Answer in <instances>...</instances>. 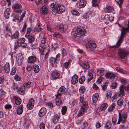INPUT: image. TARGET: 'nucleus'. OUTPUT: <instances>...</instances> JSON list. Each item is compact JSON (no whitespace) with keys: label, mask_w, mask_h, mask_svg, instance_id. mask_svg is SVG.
<instances>
[{"label":"nucleus","mask_w":129,"mask_h":129,"mask_svg":"<svg viewBox=\"0 0 129 129\" xmlns=\"http://www.w3.org/2000/svg\"><path fill=\"white\" fill-rule=\"evenodd\" d=\"M5 80L4 77H0V84H3L4 83Z\"/></svg>","instance_id":"0e129e2a"},{"label":"nucleus","mask_w":129,"mask_h":129,"mask_svg":"<svg viewBox=\"0 0 129 129\" xmlns=\"http://www.w3.org/2000/svg\"><path fill=\"white\" fill-rule=\"evenodd\" d=\"M116 106L114 103H113L108 109L109 112H112Z\"/></svg>","instance_id":"72a5a7b5"},{"label":"nucleus","mask_w":129,"mask_h":129,"mask_svg":"<svg viewBox=\"0 0 129 129\" xmlns=\"http://www.w3.org/2000/svg\"><path fill=\"white\" fill-rule=\"evenodd\" d=\"M86 3L85 1L84 0H80L78 1L76 3V7L79 8H84L86 5Z\"/></svg>","instance_id":"1a4fd4ad"},{"label":"nucleus","mask_w":129,"mask_h":129,"mask_svg":"<svg viewBox=\"0 0 129 129\" xmlns=\"http://www.w3.org/2000/svg\"><path fill=\"white\" fill-rule=\"evenodd\" d=\"M70 64V60H69L68 62L64 63L63 65L64 67L66 69H68Z\"/></svg>","instance_id":"864d4df0"},{"label":"nucleus","mask_w":129,"mask_h":129,"mask_svg":"<svg viewBox=\"0 0 129 129\" xmlns=\"http://www.w3.org/2000/svg\"><path fill=\"white\" fill-rule=\"evenodd\" d=\"M11 13V9L9 8H8L5 10L4 14L5 18L7 19L8 18Z\"/></svg>","instance_id":"f3484780"},{"label":"nucleus","mask_w":129,"mask_h":129,"mask_svg":"<svg viewBox=\"0 0 129 129\" xmlns=\"http://www.w3.org/2000/svg\"><path fill=\"white\" fill-rule=\"evenodd\" d=\"M60 75V74L56 71L53 72L51 74V76L53 79H56L58 78Z\"/></svg>","instance_id":"a211bd4d"},{"label":"nucleus","mask_w":129,"mask_h":129,"mask_svg":"<svg viewBox=\"0 0 129 129\" xmlns=\"http://www.w3.org/2000/svg\"><path fill=\"white\" fill-rule=\"evenodd\" d=\"M82 125L83 128H86V127L88 126V124L87 122L85 121L83 122Z\"/></svg>","instance_id":"680f3d73"},{"label":"nucleus","mask_w":129,"mask_h":129,"mask_svg":"<svg viewBox=\"0 0 129 129\" xmlns=\"http://www.w3.org/2000/svg\"><path fill=\"white\" fill-rule=\"evenodd\" d=\"M19 35V33L18 31H16L14 34L11 35V37L12 39H16Z\"/></svg>","instance_id":"f704fd0d"},{"label":"nucleus","mask_w":129,"mask_h":129,"mask_svg":"<svg viewBox=\"0 0 129 129\" xmlns=\"http://www.w3.org/2000/svg\"><path fill=\"white\" fill-rule=\"evenodd\" d=\"M43 36L41 39V43L42 44H45L47 38L46 36L43 34Z\"/></svg>","instance_id":"49530a36"},{"label":"nucleus","mask_w":129,"mask_h":129,"mask_svg":"<svg viewBox=\"0 0 129 129\" xmlns=\"http://www.w3.org/2000/svg\"><path fill=\"white\" fill-rule=\"evenodd\" d=\"M119 93L118 94V96H123L125 95L124 90H126V86L122 84L119 87Z\"/></svg>","instance_id":"9d476101"},{"label":"nucleus","mask_w":129,"mask_h":129,"mask_svg":"<svg viewBox=\"0 0 129 129\" xmlns=\"http://www.w3.org/2000/svg\"><path fill=\"white\" fill-rule=\"evenodd\" d=\"M16 68L15 67H13L12 68V70L11 73V75H14L16 73Z\"/></svg>","instance_id":"5fc2aeb1"},{"label":"nucleus","mask_w":129,"mask_h":129,"mask_svg":"<svg viewBox=\"0 0 129 129\" xmlns=\"http://www.w3.org/2000/svg\"><path fill=\"white\" fill-rule=\"evenodd\" d=\"M113 10V6L110 5H108L104 9L105 11L107 13L112 12Z\"/></svg>","instance_id":"393cba45"},{"label":"nucleus","mask_w":129,"mask_h":129,"mask_svg":"<svg viewBox=\"0 0 129 129\" xmlns=\"http://www.w3.org/2000/svg\"><path fill=\"white\" fill-rule=\"evenodd\" d=\"M34 72L36 73H38L40 71V69L38 66L35 64L34 66Z\"/></svg>","instance_id":"c9c22d12"},{"label":"nucleus","mask_w":129,"mask_h":129,"mask_svg":"<svg viewBox=\"0 0 129 129\" xmlns=\"http://www.w3.org/2000/svg\"><path fill=\"white\" fill-rule=\"evenodd\" d=\"M60 116L59 114H55L53 117V121L54 123H56L59 121Z\"/></svg>","instance_id":"2eb2a0df"},{"label":"nucleus","mask_w":129,"mask_h":129,"mask_svg":"<svg viewBox=\"0 0 129 129\" xmlns=\"http://www.w3.org/2000/svg\"><path fill=\"white\" fill-rule=\"evenodd\" d=\"M25 88L24 86H22L20 88H18L17 90V92L21 95H23L25 94Z\"/></svg>","instance_id":"f8f14e48"},{"label":"nucleus","mask_w":129,"mask_h":129,"mask_svg":"<svg viewBox=\"0 0 129 129\" xmlns=\"http://www.w3.org/2000/svg\"><path fill=\"white\" fill-rule=\"evenodd\" d=\"M33 85V84L32 82H27L24 83V85L23 86H24L25 87L26 86L27 87L29 88L31 86H32Z\"/></svg>","instance_id":"4c0bfd02"},{"label":"nucleus","mask_w":129,"mask_h":129,"mask_svg":"<svg viewBox=\"0 0 129 129\" xmlns=\"http://www.w3.org/2000/svg\"><path fill=\"white\" fill-rule=\"evenodd\" d=\"M13 98L15 101V103L17 105H20L21 103V100L19 97L16 96H14Z\"/></svg>","instance_id":"b1692460"},{"label":"nucleus","mask_w":129,"mask_h":129,"mask_svg":"<svg viewBox=\"0 0 129 129\" xmlns=\"http://www.w3.org/2000/svg\"><path fill=\"white\" fill-rule=\"evenodd\" d=\"M87 110H85V109L83 107H81L79 111V113L78 114V116H82L83 115L84 113L87 111Z\"/></svg>","instance_id":"c756f323"},{"label":"nucleus","mask_w":129,"mask_h":129,"mask_svg":"<svg viewBox=\"0 0 129 129\" xmlns=\"http://www.w3.org/2000/svg\"><path fill=\"white\" fill-rule=\"evenodd\" d=\"M53 36L55 37L56 38H61L62 35L59 33L57 32H55L53 35Z\"/></svg>","instance_id":"8fccbe9b"},{"label":"nucleus","mask_w":129,"mask_h":129,"mask_svg":"<svg viewBox=\"0 0 129 129\" xmlns=\"http://www.w3.org/2000/svg\"><path fill=\"white\" fill-rule=\"evenodd\" d=\"M40 12L42 14H47L48 12L47 8L44 5L41 7Z\"/></svg>","instance_id":"dca6fc26"},{"label":"nucleus","mask_w":129,"mask_h":129,"mask_svg":"<svg viewBox=\"0 0 129 129\" xmlns=\"http://www.w3.org/2000/svg\"><path fill=\"white\" fill-rule=\"evenodd\" d=\"M61 96L56 95V104L57 106H60L61 104Z\"/></svg>","instance_id":"412c9836"},{"label":"nucleus","mask_w":129,"mask_h":129,"mask_svg":"<svg viewBox=\"0 0 129 129\" xmlns=\"http://www.w3.org/2000/svg\"><path fill=\"white\" fill-rule=\"evenodd\" d=\"M25 39L24 38H21L18 39L17 42V45H20L23 47H26L27 46L26 43L25 42Z\"/></svg>","instance_id":"6e6552de"},{"label":"nucleus","mask_w":129,"mask_h":129,"mask_svg":"<svg viewBox=\"0 0 129 129\" xmlns=\"http://www.w3.org/2000/svg\"><path fill=\"white\" fill-rule=\"evenodd\" d=\"M86 30L85 28L83 27L80 28L77 27L76 28L73 29L72 31V34L73 35L74 37H80L82 36L83 35L86 33Z\"/></svg>","instance_id":"7ed1b4c3"},{"label":"nucleus","mask_w":129,"mask_h":129,"mask_svg":"<svg viewBox=\"0 0 129 129\" xmlns=\"http://www.w3.org/2000/svg\"><path fill=\"white\" fill-rule=\"evenodd\" d=\"M80 64L83 68L85 69H88L90 67L87 61H84L83 63L81 64L80 63Z\"/></svg>","instance_id":"4be33fe9"},{"label":"nucleus","mask_w":129,"mask_h":129,"mask_svg":"<svg viewBox=\"0 0 129 129\" xmlns=\"http://www.w3.org/2000/svg\"><path fill=\"white\" fill-rule=\"evenodd\" d=\"M67 108L66 106H63L61 109V113L62 115H64L66 113L67 111Z\"/></svg>","instance_id":"c03bdc74"},{"label":"nucleus","mask_w":129,"mask_h":129,"mask_svg":"<svg viewBox=\"0 0 129 129\" xmlns=\"http://www.w3.org/2000/svg\"><path fill=\"white\" fill-rule=\"evenodd\" d=\"M108 105L107 103L102 104L100 107V109L101 111L105 110L107 108Z\"/></svg>","instance_id":"ea45409f"},{"label":"nucleus","mask_w":129,"mask_h":129,"mask_svg":"<svg viewBox=\"0 0 129 129\" xmlns=\"http://www.w3.org/2000/svg\"><path fill=\"white\" fill-rule=\"evenodd\" d=\"M50 7L51 8L52 13L54 15L57 13L60 14L62 13L65 10V7L62 5L52 3L51 4Z\"/></svg>","instance_id":"f03ea898"},{"label":"nucleus","mask_w":129,"mask_h":129,"mask_svg":"<svg viewBox=\"0 0 129 129\" xmlns=\"http://www.w3.org/2000/svg\"><path fill=\"white\" fill-rule=\"evenodd\" d=\"M78 76L75 75L72 77L71 83L72 84H75L78 82Z\"/></svg>","instance_id":"aec40b11"},{"label":"nucleus","mask_w":129,"mask_h":129,"mask_svg":"<svg viewBox=\"0 0 129 129\" xmlns=\"http://www.w3.org/2000/svg\"><path fill=\"white\" fill-rule=\"evenodd\" d=\"M50 62L52 65L54 64L55 63H58L57 61H56V60L55 59V58L52 57L50 58Z\"/></svg>","instance_id":"a18cd8bd"},{"label":"nucleus","mask_w":129,"mask_h":129,"mask_svg":"<svg viewBox=\"0 0 129 129\" xmlns=\"http://www.w3.org/2000/svg\"><path fill=\"white\" fill-rule=\"evenodd\" d=\"M104 69L102 68H98L97 70V75L98 76H103L104 75Z\"/></svg>","instance_id":"5701e85b"},{"label":"nucleus","mask_w":129,"mask_h":129,"mask_svg":"<svg viewBox=\"0 0 129 129\" xmlns=\"http://www.w3.org/2000/svg\"><path fill=\"white\" fill-rule=\"evenodd\" d=\"M66 88L64 86H61L57 91L56 95L61 96L64 93H65V91L66 90Z\"/></svg>","instance_id":"ddd939ff"},{"label":"nucleus","mask_w":129,"mask_h":129,"mask_svg":"<svg viewBox=\"0 0 129 129\" xmlns=\"http://www.w3.org/2000/svg\"><path fill=\"white\" fill-rule=\"evenodd\" d=\"M85 80V78L84 76H82L80 77L78 80L79 83L81 84H82L84 83Z\"/></svg>","instance_id":"58836bf2"},{"label":"nucleus","mask_w":129,"mask_h":129,"mask_svg":"<svg viewBox=\"0 0 129 129\" xmlns=\"http://www.w3.org/2000/svg\"><path fill=\"white\" fill-rule=\"evenodd\" d=\"M105 76L109 79H113L116 77L115 75L111 73H107L105 75Z\"/></svg>","instance_id":"bb28decb"},{"label":"nucleus","mask_w":129,"mask_h":129,"mask_svg":"<svg viewBox=\"0 0 129 129\" xmlns=\"http://www.w3.org/2000/svg\"><path fill=\"white\" fill-rule=\"evenodd\" d=\"M35 102L34 99L33 98H31L29 100L28 103L34 106Z\"/></svg>","instance_id":"13d9d810"},{"label":"nucleus","mask_w":129,"mask_h":129,"mask_svg":"<svg viewBox=\"0 0 129 129\" xmlns=\"http://www.w3.org/2000/svg\"><path fill=\"white\" fill-rule=\"evenodd\" d=\"M118 121L116 124H119L121 122L122 123H125L126 121L127 115L125 113L121 114L120 112L119 113Z\"/></svg>","instance_id":"39448f33"},{"label":"nucleus","mask_w":129,"mask_h":129,"mask_svg":"<svg viewBox=\"0 0 129 129\" xmlns=\"http://www.w3.org/2000/svg\"><path fill=\"white\" fill-rule=\"evenodd\" d=\"M82 18L84 21L86 22L88 21L89 19V16L88 14L85 13L82 16Z\"/></svg>","instance_id":"473e14b6"},{"label":"nucleus","mask_w":129,"mask_h":129,"mask_svg":"<svg viewBox=\"0 0 129 129\" xmlns=\"http://www.w3.org/2000/svg\"><path fill=\"white\" fill-rule=\"evenodd\" d=\"M80 92L81 93L83 94L85 91V87L84 86H82L80 87L79 90Z\"/></svg>","instance_id":"603ef678"},{"label":"nucleus","mask_w":129,"mask_h":129,"mask_svg":"<svg viewBox=\"0 0 129 129\" xmlns=\"http://www.w3.org/2000/svg\"><path fill=\"white\" fill-rule=\"evenodd\" d=\"M123 101L122 99L119 100L117 102V105L120 106H121L123 104Z\"/></svg>","instance_id":"3c124183"},{"label":"nucleus","mask_w":129,"mask_h":129,"mask_svg":"<svg viewBox=\"0 0 129 129\" xmlns=\"http://www.w3.org/2000/svg\"><path fill=\"white\" fill-rule=\"evenodd\" d=\"M87 46L88 49L89 50L92 51L93 50V48L96 47V45L95 43H92L91 42H88L87 43Z\"/></svg>","instance_id":"9b49d317"},{"label":"nucleus","mask_w":129,"mask_h":129,"mask_svg":"<svg viewBox=\"0 0 129 129\" xmlns=\"http://www.w3.org/2000/svg\"><path fill=\"white\" fill-rule=\"evenodd\" d=\"M34 107V106L28 103L27 105V108L28 110H30L32 109Z\"/></svg>","instance_id":"e2e57ef3"},{"label":"nucleus","mask_w":129,"mask_h":129,"mask_svg":"<svg viewBox=\"0 0 129 129\" xmlns=\"http://www.w3.org/2000/svg\"><path fill=\"white\" fill-rule=\"evenodd\" d=\"M100 0H92V3L93 7L98 6V4L100 3Z\"/></svg>","instance_id":"2f4dec72"},{"label":"nucleus","mask_w":129,"mask_h":129,"mask_svg":"<svg viewBox=\"0 0 129 129\" xmlns=\"http://www.w3.org/2000/svg\"><path fill=\"white\" fill-rule=\"evenodd\" d=\"M57 29L61 32H63L68 28V26L66 24L63 25L62 24L58 25L56 27Z\"/></svg>","instance_id":"0eeeda50"},{"label":"nucleus","mask_w":129,"mask_h":129,"mask_svg":"<svg viewBox=\"0 0 129 129\" xmlns=\"http://www.w3.org/2000/svg\"><path fill=\"white\" fill-rule=\"evenodd\" d=\"M21 78L20 77L17 75H15L14 77V79L15 80L17 81H20L21 80Z\"/></svg>","instance_id":"774afa93"},{"label":"nucleus","mask_w":129,"mask_h":129,"mask_svg":"<svg viewBox=\"0 0 129 129\" xmlns=\"http://www.w3.org/2000/svg\"><path fill=\"white\" fill-rule=\"evenodd\" d=\"M88 75L89 76V77L88 80V82L93 79V77L92 74L91 73H88Z\"/></svg>","instance_id":"6e6d98bb"},{"label":"nucleus","mask_w":129,"mask_h":129,"mask_svg":"<svg viewBox=\"0 0 129 129\" xmlns=\"http://www.w3.org/2000/svg\"><path fill=\"white\" fill-rule=\"evenodd\" d=\"M47 0H36L35 2L37 5L38 4L41 5L46 4L47 3Z\"/></svg>","instance_id":"cd10ccee"},{"label":"nucleus","mask_w":129,"mask_h":129,"mask_svg":"<svg viewBox=\"0 0 129 129\" xmlns=\"http://www.w3.org/2000/svg\"><path fill=\"white\" fill-rule=\"evenodd\" d=\"M5 107L6 109L7 110L11 109L12 107L11 105L7 104L5 105Z\"/></svg>","instance_id":"338daca9"},{"label":"nucleus","mask_w":129,"mask_h":129,"mask_svg":"<svg viewBox=\"0 0 129 129\" xmlns=\"http://www.w3.org/2000/svg\"><path fill=\"white\" fill-rule=\"evenodd\" d=\"M31 31V28H28L26 29V33L25 36L26 38H28L30 36V34Z\"/></svg>","instance_id":"c85d7f7f"},{"label":"nucleus","mask_w":129,"mask_h":129,"mask_svg":"<svg viewBox=\"0 0 129 129\" xmlns=\"http://www.w3.org/2000/svg\"><path fill=\"white\" fill-rule=\"evenodd\" d=\"M47 112V110L46 108L44 107L42 108L39 112V116L40 117H42L46 115Z\"/></svg>","instance_id":"4468645a"},{"label":"nucleus","mask_w":129,"mask_h":129,"mask_svg":"<svg viewBox=\"0 0 129 129\" xmlns=\"http://www.w3.org/2000/svg\"><path fill=\"white\" fill-rule=\"evenodd\" d=\"M129 54V51L125 49H119L118 51V56L121 59H124Z\"/></svg>","instance_id":"20e7f679"},{"label":"nucleus","mask_w":129,"mask_h":129,"mask_svg":"<svg viewBox=\"0 0 129 129\" xmlns=\"http://www.w3.org/2000/svg\"><path fill=\"white\" fill-rule=\"evenodd\" d=\"M117 83H113L111 85V88L112 89L116 88L117 86Z\"/></svg>","instance_id":"69168bd1"},{"label":"nucleus","mask_w":129,"mask_h":129,"mask_svg":"<svg viewBox=\"0 0 129 129\" xmlns=\"http://www.w3.org/2000/svg\"><path fill=\"white\" fill-rule=\"evenodd\" d=\"M42 29L40 27V23H38L36 27V30L37 31H40L42 30Z\"/></svg>","instance_id":"09e8293b"},{"label":"nucleus","mask_w":129,"mask_h":129,"mask_svg":"<svg viewBox=\"0 0 129 129\" xmlns=\"http://www.w3.org/2000/svg\"><path fill=\"white\" fill-rule=\"evenodd\" d=\"M112 124L111 122H107L106 123L105 126L106 128L109 129L110 128Z\"/></svg>","instance_id":"4d7b16f0"},{"label":"nucleus","mask_w":129,"mask_h":129,"mask_svg":"<svg viewBox=\"0 0 129 129\" xmlns=\"http://www.w3.org/2000/svg\"><path fill=\"white\" fill-rule=\"evenodd\" d=\"M81 107L85 109V110H87L88 107L87 102H84L83 103V106H81Z\"/></svg>","instance_id":"de8ad7c7"},{"label":"nucleus","mask_w":129,"mask_h":129,"mask_svg":"<svg viewBox=\"0 0 129 129\" xmlns=\"http://www.w3.org/2000/svg\"><path fill=\"white\" fill-rule=\"evenodd\" d=\"M23 105H21L18 107L17 109V113L18 114H22L23 111Z\"/></svg>","instance_id":"a878e982"},{"label":"nucleus","mask_w":129,"mask_h":129,"mask_svg":"<svg viewBox=\"0 0 129 129\" xmlns=\"http://www.w3.org/2000/svg\"><path fill=\"white\" fill-rule=\"evenodd\" d=\"M71 13L73 15H76L77 16H79L80 15V13L79 12L75 9L72 10L71 11Z\"/></svg>","instance_id":"37998d69"},{"label":"nucleus","mask_w":129,"mask_h":129,"mask_svg":"<svg viewBox=\"0 0 129 129\" xmlns=\"http://www.w3.org/2000/svg\"><path fill=\"white\" fill-rule=\"evenodd\" d=\"M5 71L7 73H8L9 72L10 68L9 65L8 63H6L5 66Z\"/></svg>","instance_id":"e433bc0d"},{"label":"nucleus","mask_w":129,"mask_h":129,"mask_svg":"<svg viewBox=\"0 0 129 129\" xmlns=\"http://www.w3.org/2000/svg\"><path fill=\"white\" fill-rule=\"evenodd\" d=\"M40 129H45V125L43 122H41L40 125Z\"/></svg>","instance_id":"052dcab7"},{"label":"nucleus","mask_w":129,"mask_h":129,"mask_svg":"<svg viewBox=\"0 0 129 129\" xmlns=\"http://www.w3.org/2000/svg\"><path fill=\"white\" fill-rule=\"evenodd\" d=\"M12 87L14 90H15L16 89L17 90V89H18V85L17 84L15 83H13V85L12 86Z\"/></svg>","instance_id":"bf43d9fd"},{"label":"nucleus","mask_w":129,"mask_h":129,"mask_svg":"<svg viewBox=\"0 0 129 129\" xmlns=\"http://www.w3.org/2000/svg\"><path fill=\"white\" fill-rule=\"evenodd\" d=\"M128 23L127 25L125 27L121 26L122 28H121V30L122 31H121L120 36L119 39L118 40L117 44L115 46H112L110 47V49L112 50H114L115 49V48H118L120 45L122 43L124 37V35H126V33L129 31V20H128Z\"/></svg>","instance_id":"f257e3e1"},{"label":"nucleus","mask_w":129,"mask_h":129,"mask_svg":"<svg viewBox=\"0 0 129 129\" xmlns=\"http://www.w3.org/2000/svg\"><path fill=\"white\" fill-rule=\"evenodd\" d=\"M62 57H64L66 56L67 54V50L66 49L63 48L62 50Z\"/></svg>","instance_id":"a19ab883"},{"label":"nucleus","mask_w":129,"mask_h":129,"mask_svg":"<svg viewBox=\"0 0 129 129\" xmlns=\"http://www.w3.org/2000/svg\"><path fill=\"white\" fill-rule=\"evenodd\" d=\"M27 38L28 39V42L30 43H33L35 40V37L32 36H30L28 38Z\"/></svg>","instance_id":"79ce46f5"},{"label":"nucleus","mask_w":129,"mask_h":129,"mask_svg":"<svg viewBox=\"0 0 129 129\" xmlns=\"http://www.w3.org/2000/svg\"><path fill=\"white\" fill-rule=\"evenodd\" d=\"M13 11L18 13H20L22 11L23 8L22 6L18 3L13 4L12 6Z\"/></svg>","instance_id":"423d86ee"},{"label":"nucleus","mask_w":129,"mask_h":129,"mask_svg":"<svg viewBox=\"0 0 129 129\" xmlns=\"http://www.w3.org/2000/svg\"><path fill=\"white\" fill-rule=\"evenodd\" d=\"M36 60V57L34 55L31 56L29 57L27 59V61L29 63H33Z\"/></svg>","instance_id":"6ab92c4d"},{"label":"nucleus","mask_w":129,"mask_h":129,"mask_svg":"<svg viewBox=\"0 0 129 129\" xmlns=\"http://www.w3.org/2000/svg\"><path fill=\"white\" fill-rule=\"evenodd\" d=\"M99 95L97 93H95L93 95L92 97L93 102L94 103H96L99 97Z\"/></svg>","instance_id":"7c9ffc66"}]
</instances>
